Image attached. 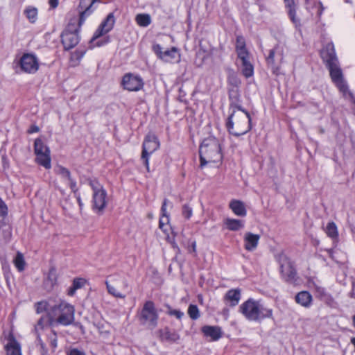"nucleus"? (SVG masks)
<instances>
[{
    "mask_svg": "<svg viewBox=\"0 0 355 355\" xmlns=\"http://www.w3.org/2000/svg\"><path fill=\"white\" fill-rule=\"evenodd\" d=\"M321 58L329 70L333 83L337 86L340 92L347 97L352 98V94L349 91L348 86L343 79V72L339 66L338 58L332 43H328L320 52Z\"/></svg>",
    "mask_w": 355,
    "mask_h": 355,
    "instance_id": "f257e3e1",
    "label": "nucleus"
},
{
    "mask_svg": "<svg viewBox=\"0 0 355 355\" xmlns=\"http://www.w3.org/2000/svg\"><path fill=\"white\" fill-rule=\"evenodd\" d=\"M239 312L250 321L260 322L272 318V309L265 306L261 300L249 298L239 308Z\"/></svg>",
    "mask_w": 355,
    "mask_h": 355,
    "instance_id": "f03ea898",
    "label": "nucleus"
},
{
    "mask_svg": "<svg viewBox=\"0 0 355 355\" xmlns=\"http://www.w3.org/2000/svg\"><path fill=\"white\" fill-rule=\"evenodd\" d=\"M199 154L201 168L209 163L220 162L223 159L220 144L214 137H207L202 141Z\"/></svg>",
    "mask_w": 355,
    "mask_h": 355,
    "instance_id": "7ed1b4c3",
    "label": "nucleus"
},
{
    "mask_svg": "<svg viewBox=\"0 0 355 355\" xmlns=\"http://www.w3.org/2000/svg\"><path fill=\"white\" fill-rule=\"evenodd\" d=\"M228 132L236 136L246 134L251 129V118L250 114L245 110H234L226 123Z\"/></svg>",
    "mask_w": 355,
    "mask_h": 355,
    "instance_id": "20e7f679",
    "label": "nucleus"
},
{
    "mask_svg": "<svg viewBox=\"0 0 355 355\" xmlns=\"http://www.w3.org/2000/svg\"><path fill=\"white\" fill-rule=\"evenodd\" d=\"M74 308L66 302H60L49 311V320L51 326H68L74 321Z\"/></svg>",
    "mask_w": 355,
    "mask_h": 355,
    "instance_id": "39448f33",
    "label": "nucleus"
},
{
    "mask_svg": "<svg viewBox=\"0 0 355 355\" xmlns=\"http://www.w3.org/2000/svg\"><path fill=\"white\" fill-rule=\"evenodd\" d=\"M76 19H71L62 33V43L65 50L73 49L79 42L78 33L80 27L76 25Z\"/></svg>",
    "mask_w": 355,
    "mask_h": 355,
    "instance_id": "423d86ee",
    "label": "nucleus"
},
{
    "mask_svg": "<svg viewBox=\"0 0 355 355\" xmlns=\"http://www.w3.org/2000/svg\"><path fill=\"white\" fill-rule=\"evenodd\" d=\"M89 184L93 190L92 208L97 212H103L107 205V192L96 180H89Z\"/></svg>",
    "mask_w": 355,
    "mask_h": 355,
    "instance_id": "0eeeda50",
    "label": "nucleus"
},
{
    "mask_svg": "<svg viewBox=\"0 0 355 355\" xmlns=\"http://www.w3.org/2000/svg\"><path fill=\"white\" fill-rule=\"evenodd\" d=\"M275 257L279 264L282 278L288 283L295 282L297 272L293 262L282 252L277 254Z\"/></svg>",
    "mask_w": 355,
    "mask_h": 355,
    "instance_id": "6e6552de",
    "label": "nucleus"
},
{
    "mask_svg": "<svg viewBox=\"0 0 355 355\" xmlns=\"http://www.w3.org/2000/svg\"><path fill=\"white\" fill-rule=\"evenodd\" d=\"M158 318L154 302L150 300L146 302L139 315L141 324L154 329L157 325Z\"/></svg>",
    "mask_w": 355,
    "mask_h": 355,
    "instance_id": "1a4fd4ad",
    "label": "nucleus"
},
{
    "mask_svg": "<svg viewBox=\"0 0 355 355\" xmlns=\"http://www.w3.org/2000/svg\"><path fill=\"white\" fill-rule=\"evenodd\" d=\"M159 148V141L158 138L154 134H148L142 144V152L141 156L148 172H150L149 157Z\"/></svg>",
    "mask_w": 355,
    "mask_h": 355,
    "instance_id": "9d476101",
    "label": "nucleus"
},
{
    "mask_svg": "<svg viewBox=\"0 0 355 355\" xmlns=\"http://www.w3.org/2000/svg\"><path fill=\"white\" fill-rule=\"evenodd\" d=\"M121 85L124 89L130 92H137L144 87V83L141 76L128 73L123 76Z\"/></svg>",
    "mask_w": 355,
    "mask_h": 355,
    "instance_id": "9b49d317",
    "label": "nucleus"
},
{
    "mask_svg": "<svg viewBox=\"0 0 355 355\" xmlns=\"http://www.w3.org/2000/svg\"><path fill=\"white\" fill-rule=\"evenodd\" d=\"M21 70L27 73H35L39 69L37 57L31 53H24L19 60Z\"/></svg>",
    "mask_w": 355,
    "mask_h": 355,
    "instance_id": "f8f14e48",
    "label": "nucleus"
},
{
    "mask_svg": "<svg viewBox=\"0 0 355 355\" xmlns=\"http://www.w3.org/2000/svg\"><path fill=\"white\" fill-rule=\"evenodd\" d=\"M153 51L159 59L164 62H172L175 60L177 62L180 60V56L175 47L163 51L162 47L159 44H156L153 46Z\"/></svg>",
    "mask_w": 355,
    "mask_h": 355,
    "instance_id": "ddd939ff",
    "label": "nucleus"
},
{
    "mask_svg": "<svg viewBox=\"0 0 355 355\" xmlns=\"http://www.w3.org/2000/svg\"><path fill=\"white\" fill-rule=\"evenodd\" d=\"M114 22L113 13H110L95 31L92 40H95L110 31L114 26Z\"/></svg>",
    "mask_w": 355,
    "mask_h": 355,
    "instance_id": "4468645a",
    "label": "nucleus"
},
{
    "mask_svg": "<svg viewBox=\"0 0 355 355\" xmlns=\"http://www.w3.org/2000/svg\"><path fill=\"white\" fill-rule=\"evenodd\" d=\"M260 235L252 232H245L243 236L244 248L246 250L254 251L258 246Z\"/></svg>",
    "mask_w": 355,
    "mask_h": 355,
    "instance_id": "2eb2a0df",
    "label": "nucleus"
},
{
    "mask_svg": "<svg viewBox=\"0 0 355 355\" xmlns=\"http://www.w3.org/2000/svg\"><path fill=\"white\" fill-rule=\"evenodd\" d=\"M202 332L206 337H210L211 340H218L222 336L220 327L218 326H203L201 329Z\"/></svg>",
    "mask_w": 355,
    "mask_h": 355,
    "instance_id": "dca6fc26",
    "label": "nucleus"
},
{
    "mask_svg": "<svg viewBox=\"0 0 355 355\" xmlns=\"http://www.w3.org/2000/svg\"><path fill=\"white\" fill-rule=\"evenodd\" d=\"M241 300V290L239 288L229 290L224 296V300L227 302L230 306H236Z\"/></svg>",
    "mask_w": 355,
    "mask_h": 355,
    "instance_id": "f3484780",
    "label": "nucleus"
},
{
    "mask_svg": "<svg viewBox=\"0 0 355 355\" xmlns=\"http://www.w3.org/2000/svg\"><path fill=\"white\" fill-rule=\"evenodd\" d=\"M168 202V200L164 199L162 203V206L161 208L162 211V217L159 219V227L167 235H168V229L166 228L167 225L169 223V216L166 213V205Z\"/></svg>",
    "mask_w": 355,
    "mask_h": 355,
    "instance_id": "a211bd4d",
    "label": "nucleus"
},
{
    "mask_svg": "<svg viewBox=\"0 0 355 355\" xmlns=\"http://www.w3.org/2000/svg\"><path fill=\"white\" fill-rule=\"evenodd\" d=\"M230 208L233 213L238 216H245L247 210L244 203L239 200H232L229 204Z\"/></svg>",
    "mask_w": 355,
    "mask_h": 355,
    "instance_id": "6ab92c4d",
    "label": "nucleus"
},
{
    "mask_svg": "<svg viewBox=\"0 0 355 355\" xmlns=\"http://www.w3.org/2000/svg\"><path fill=\"white\" fill-rule=\"evenodd\" d=\"M295 300L302 306L309 308L312 304L313 297L308 291H301L295 295Z\"/></svg>",
    "mask_w": 355,
    "mask_h": 355,
    "instance_id": "aec40b11",
    "label": "nucleus"
},
{
    "mask_svg": "<svg viewBox=\"0 0 355 355\" xmlns=\"http://www.w3.org/2000/svg\"><path fill=\"white\" fill-rule=\"evenodd\" d=\"M6 349L7 355H21L20 345L13 336L8 338Z\"/></svg>",
    "mask_w": 355,
    "mask_h": 355,
    "instance_id": "412c9836",
    "label": "nucleus"
},
{
    "mask_svg": "<svg viewBox=\"0 0 355 355\" xmlns=\"http://www.w3.org/2000/svg\"><path fill=\"white\" fill-rule=\"evenodd\" d=\"M94 10L93 7H92V3H90V5H89L86 8L80 9L79 17L73 19L77 20L76 25L81 27L85 19L93 12Z\"/></svg>",
    "mask_w": 355,
    "mask_h": 355,
    "instance_id": "4be33fe9",
    "label": "nucleus"
},
{
    "mask_svg": "<svg viewBox=\"0 0 355 355\" xmlns=\"http://www.w3.org/2000/svg\"><path fill=\"white\" fill-rule=\"evenodd\" d=\"M227 228L231 231H238L244 227V222L241 220L227 218L225 220Z\"/></svg>",
    "mask_w": 355,
    "mask_h": 355,
    "instance_id": "5701e85b",
    "label": "nucleus"
},
{
    "mask_svg": "<svg viewBox=\"0 0 355 355\" xmlns=\"http://www.w3.org/2000/svg\"><path fill=\"white\" fill-rule=\"evenodd\" d=\"M230 110L232 112L234 110H244L242 109L241 105L240 104L239 95L237 92H233L230 94Z\"/></svg>",
    "mask_w": 355,
    "mask_h": 355,
    "instance_id": "b1692460",
    "label": "nucleus"
},
{
    "mask_svg": "<svg viewBox=\"0 0 355 355\" xmlns=\"http://www.w3.org/2000/svg\"><path fill=\"white\" fill-rule=\"evenodd\" d=\"M36 162L40 165L44 166L46 169L51 167L50 151L46 153L36 155Z\"/></svg>",
    "mask_w": 355,
    "mask_h": 355,
    "instance_id": "393cba45",
    "label": "nucleus"
},
{
    "mask_svg": "<svg viewBox=\"0 0 355 355\" xmlns=\"http://www.w3.org/2000/svg\"><path fill=\"white\" fill-rule=\"evenodd\" d=\"M242 62V73L245 78H250L254 74V67L249 60Z\"/></svg>",
    "mask_w": 355,
    "mask_h": 355,
    "instance_id": "a878e982",
    "label": "nucleus"
},
{
    "mask_svg": "<svg viewBox=\"0 0 355 355\" xmlns=\"http://www.w3.org/2000/svg\"><path fill=\"white\" fill-rule=\"evenodd\" d=\"M313 286L315 291L316 297L322 300H332L331 296L328 294L323 287H321L315 283H313Z\"/></svg>",
    "mask_w": 355,
    "mask_h": 355,
    "instance_id": "bb28decb",
    "label": "nucleus"
},
{
    "mask_svg": "<svg viewBox=\"0 0 355 355\" xmlns=\"http://www.w3.org/2000/svg\"><path fill=\"white\" fill-rule=\"evenodd\" d=\"M135 21L139 26L147 27L151 23V17L148 14H138Z\"/></svg>",
    "mask_w": 355,
    "mask_h": 355,
    "instance_id": "cd10ccee",
    "label": "nucleus"
},
{
    "mask_svg": "<svg viewBox=\"0 0 355 355\" xmlns=\"http://www.w3.org/2000/svg\"><path fill=\"white\" fill-rule=\"evenodd\" d=\"M276 53H278L281 60L283 58L282 50L280 49L279 46H276L275 48L270 50L269 55L266 58V61L268 64L273 65L275 64V55Z\"/></svg>",
    "mask_w": 355,
    "mask_h": 355,
    "instance_id": "c85d7f7f",
    "label": "nucleus"
},
{
    "mask_svg": "<svg viewBox=\"0 0 355 355\" xmlns=\"http://www.w3.org/2000/svg\"><path fill=\"white\" fill-rule=\"evenodd\" d=\"M105 285L109 294L116 298L125 299V295L119 291L116 288L110 284V281H105Z\"/></svg>",
    "mask_w": 355,
    "mask_h": 355,
    "instance_id": "c756f323",
    "label": "nucleus"
},
{
    "mask_svg": "<svg viewBox=\"0 0 355 355\" xmlns=\"http://www.w3.org/2000/svg\"><path fill=\"white\" fill-rule=\"evenodd\" d=\"M34 151L36 155L49 152V149L46 146L40 139H36L34 143Z\"/></svg>",
    "mask_w": 355,
    "mask_h": 355,
    "instance_id": "7c9ffc66",
    "label": "nucleus"
},
{
    "mask_svg": "<svg viewBox=\"0 0 355 355\" xmlns=\"http://www.w3.org/2000/svg\"><path fill=\"white\" fill-rule=\"evenodd\" d=\"M24 14L31 23H35L37 19V9L35 7L28 6L24 10Z\"/></svg>",
    "mask_w": 355,
    "mask_h": 355,
    "instance_id": "2f4dec72",
    "label": "nucleus"
},
{
    "mask_svg": "<svg viewBox=\"0 0 355 355\" xmlns=\"http://www.w3.org/2000/svg\"><path fill=\"white\" fill-rule=\"evenodd\" d=\"M54 171L57 175H60L63 179L69 180L71 178L70 171L62 166L57 165L54 168Z\"/></svg>",
    "mask_w": 355,
    "mask_h": 355,
    "instance_id": "473e14b6",
    "label": "nucleus"
},
{
    "mask_svg": "<svg viewBox=\"0 0 355 355\" xmlns=\"http://www.w3.org/2000/svg\"><path fill=\"white\" fill-rule=\"evenodd\" d=\"M14 264L19 271H23L25 268V261L22 253L18 252L14 259Z\"/></svg>",
    "mask_w": 355,
    "mask_h": 355,
    "instance_id": "72a5a7b5",
    "label": "nucleus"
},
{
    "mask_svg": "<svg viewBox=\"0 0 355 355\" xmlns=\"http://www.w3.org/2000/svg\"><path fill=\"white\" fill-rule=\"evenodd\" d=\"M326 233L331 238H336L338 236L337 227L334 222H330L326 227Z\"/></svg>",
    "mask_w": 355,
    "mask_h": 355,
    "instance_id": "f704fd0d",
    "label": "nucleus"
},
{
    "mask_svg": "<svg viewBox=\"0 0 355 355\" xmlns=\"http://www.w3.org/2000/svg\"><path fill=\"white\" fill-rule=\"evenodd\" d=\"M188 315L192 320H197L200 317V311L195 304H190L188 308Z\"/></svg>",
    "mask_w": 355,
    "mask_h": 355,
    "instance_id": "c9c22d12",
    "label": "nucleus"
},
{
    "mask_svg": "<svg viewBox=\"0 0 355 355\" xmlns=\"http://www.w3.org/2000/svg\"><path fill=\"white\" fill-rule=\"evenodd\" d=\"M110 282L115 284H117L118 282H121L122 284V288L123 290L127 289L128 288V281L125 278H123L119 275L112 276Z\"/></svg>",
    "mask_w": 355,
    "mask_h": 355,
    "instance_id": "e433bc0d",
    "label": "nucleus"
},
{
    "mask_svg": "<svg viewBox=\"0 0 355 355\" xmlns=\"http://www.w3.org/2000/svg\"><path fill=\"white\" fill-rule=\"evenodd\" d=\"M236 51L238 58L241 61H245V60H249L250 59L249 52H248V51L247 50L246 48L241 49H238Z\"/></svg>",
    "mask_w": 355,
    "mask_h": 355,
    "instance_id": "4c0bfd02",
    "label": "nucleus"
},
{
    "mask_svg": "<svg viewBox=\"0 0 355 355\" xmlns=\"http://www.w3.org/2000/svg\"><path fill=\"white\" fill-rule=\"evenodd\" d=\"M182 213L185 218L189 219L193 214L192 208L189 205L185 204L182 206Z\"/></svg>",
    "mask_w": 355,
    "mask_h": 355,
    "instance_id": "58836bf2",
    "label": "nucleus"
},
{
    "mask_svg": "<svg viewBox=\"0 0 355 355\" xmlns=\"http://www.w3.org/2000/svg\"><path fill=\"white\" fill-rule=\"evenodd\" d=\"M36 311L40 313L44 311H49L50 309H48V304L46 302H40L36 304Z\"/></svg>",
    "mask_w": 355,
    "mask_h": 355,
    "instance_id": "ea45409f",
    "label": "nucleus"
},
{
    "mask_svg": "<svg viewBox=\"0 0 355 355\" xmlns=\"http://www.w3.org/2000/svg\"><path fill=\"white\" fill-rule=\"evenodd\" d=\"M245 41L243 37L239 35L236 37V51L238 49H245Z\"/></svg>",
    "mask_w": 355,
    "mask_h": 355,
    "instance_id": "a19ab883",
    "label": "nucleus"
},
{
    "mask_svg": "<svg viewBox=\"0 0 355 355\" xmlns=\"http://www.w3.org/2000/svg\"><path fill=\"white\" fill-rule=\"evenodd\" d=\"M86 280L83 278H75L72 285L78 290L85 286Z\"/></svg>",
    "mask_w": 355,
    "mask_h": 355,
    "instance_id": "79ce46f5",
    "label": "nucleus"
},
{
    "mask_svg": "<svg viewBox=\"0 0 355 355\" xmlns=\"http://www.w3.org/2000/svg\"><path fill=\"white\" fill-rule=\"evenodd\" d=\"M165 338L166 339L171 341H176L179 339V335L175 332H171L170 331H166L165 332Z\"/></svg>",
    "mask_w": 355,
    "mask_h": 355,
    "instance_id": "37998d69",
    "label": "nucleus"
},
{
    "mask_svg": "<svg viewBox=\"0 0 355 355\" xmlns=\"http://www.w3.org/2000/svg\"><path fill=\"white\" fill-rule=\"evenodd\" d=\"M168 314L169 315L175 316L178 319H181L184 315V313L181 311L171 309H169L168 311Z\"/></svg>",
    "mask_w": 355,
    "mask_h": 355,
    "instance_id": "c03bdc74",
    "label": "nucleus"
},
{
    "mask_svg": "<svg viewBox=\"0 0 355 355\" xmlns=\"http://www.w3.org/2000/svg\"><path fill=\"white\" fill-rule=\"evenodd\" d=\"M96 0H80L79 4V9L86 8L90 3H92V7H93L94 3Z\"/></svg>",
    "mask_w": 355,
    "mask_h": 355,
    "instance_id": "a18cd8bd",
    "label": "nucleus"
},
{
    "mask_svg": "<svg viewBox=\"0 0 355 355\" xmlns=\"http://www.w3.org/2000/svg\"><path fill=\"white\" fill-rule=\"evenodd\" d=\"M50 345L53 349L57 347V335L54 331H52L51 336H49Z\"/></svg>",
    "mask_w": 355,
    "mask_h": 355,
    "instance_id": "49530a36",
    "label": "nucleus"
},
{
    "mask_svg": "<svg viewBox=\"0 0 355 355\" xmlns=\"http://www.w3.org/2000/svg\"><path fill=\"white\" fill-rule=\"evenodd\" d=\"M37 339L38 344L40 345L42 354L47 355V349H46L45 345L43 343V341L42 340L39 334H37Z\"/></svg>",
    "mask_w": 355,
    "mask_h": 355,
    "instance_id": "de8ad7c7",
    "label": "nucleus"
},
{
    "mask_svg": "<svg viewBox=\"0 0 355 355\" xmlns=\"http://www.w3.org/2000/svg\"><path fill=\"white\" fill-rule=\"evenodd\" d=\"M67 355H87L84 351L80 350L76 348H73L69 350Z\"/></svg>",
    "mask_w": 355,
    "mask_h": 355,
    "instance_id": "09e8293b",
    "label": "nucleus"
},
{
    "mask_svg": "<svg viewBox=\"0 0 355 355\" xmlns=\"http://www.w3.org/2000/svg\"><path fill=\"white\" fill-rule=\"evenodd\" d=\"M67 180L69 181V184L71 191L73 193H76L78 190L77 186H76V182L73 179H72L71 177L70 178V179H69Z\"/></svg>",
    "mask_w": 355,
    "mask_h": 355,
    "instance_id": "8fccbe9b",
    "label": "nucleus"
},
{
    "mask_svg": "<svg viewBox=\"0 0 355 355\" xmlns=\"http://www.w3.org/2000/svg\"><path fill=\"white\" fill-rule=\"evenodd\" d=\"M44 327V319L42 318L38 321L35 326V331H37L39 329H42Z\"/></svg>",
    "mask_w": 355,
    "mask_h": 355,
    "instance_id": "3c124183",
    "label": "nucleus"
},
{
    "mask_svg": "<svg viewBox=\"0 0 355 355\" xmlns=\"http://www.w3.org/2000/svg\"><path fill=\"white\" fill-rule=\"evenodd\" d=\"M39 130H40V128H38V126H37L35 125H33L28 130V133L32 134L34 132H39Z\"/></svg>",
    "mask_w": 355,
    "mask_h": 355,
    "instance_id": "603ef678",
    "label": "nucleus"
},
{
    "mask_svg": "<svg viewBox=\"0 0 355 355\" xmlns=\"http://www.w3.org/2000/svg\"><path fill=\"white\" fill-rule=\"evenodd\" d=\"M349 297L355 299V279L352 282V291L349 293Z\"/></svg>",
    "mask_w": 355,
    "mask_h": 355,
    "instance_id": "864d4df0",
    "label": "nucleus"
},
{
    "mask_svg": "<svg viewBox=\"0 0 355 355\" xmlns=\"http://www.w3.org/2000/svg\"><path fill=\"white\" fill-rule=\"evenodd\" d=\"M189 252H196V242L195 241H192L191 249H189Z\"/></svg>",
    "mask_w": 355,
    "mask_h": 355,
    "instance_id": "5fc2aeb1",
    "label": "nucleus"
},
{
    "mask_svg": "<svg viewBox=\"0 0 355 355\" xmlns=\"http://www.w3.org/2000/svg\"><path fill=\"white\" fill-rule=\"evenodd\" d=\"M76 290L77 289L72 285L68 290V295L73 296L75 294Z\"/></svg>",
    "mask_w": 355,
    "mask_h": 355,
    "instance_id": "6e6d98bb",
    "label": "nucleus"
},
{
    "mask_svg": "<svg viewBox=\"0 0 355 355\" xmlns=\"http://www.w3.org/2000/svg\"><path fill=\"white\" fill-rule=\"evenodd\" d=\"M49 5L51 6V7H52L53 8H55L58 5V0H49Z\"/></svg>",
    "mask_w": 355,
    "mask_h": 355,
    "instance_id": "4d7b16f0",
    "label": "nucleus"
},
{
    "mask_svg": "<svg viewBox=\"0 0 355 355\" xmlns=\"http://www.w3.org/2000/svg\"><path fill=\"white\" fill-rule=\"evenodd\" d=\"M294 5V3L291 6H288L290 8L289 10V15L291 18V19L294 21V16H295V10L292 8V6Z\"/></svg>",
    "mask_w": 355,
    "mask_h": 355,
    "instance_id": "13d9d810",
    "label": "nucleus"
},
{
    "mask_svg": "<svg viewBox=\"0 0 355 355\" xmlns=\"http://www.w3.org/2000/svg\"><path fill=\"white\" fill-rule=\"evenodd\" d=\"M287 6H291L294 3L293 0H284Z\"/></svg>",
    "mask_w": 355,
    "mask_h": 355,
    "instance_id": "bf43d9fd",
    "label": "nucleus"
},
{
    "mask_svg": "<svg viewBox=\"0 0 355 355\" xmlns=\"http://www.w3.org/2000/svg\"><path fill=\"white\" fill-rule=\"evenodd\" d=\"M77 200H78V205H80V207H82L83 202H82V200H81V198L80 196H78Z\"/></svg>",
    "mask_w": 355,
    "mask_h": 355,
    "instance_id": "052dcab7",
    "label": "nucleus"
},
{
    "mask_svg": "<svg viewBox=\"0 0 355 355\" xmlns=\"http://www.w3.org/2000/svg\"><path fill=\"white\" fill-rule=\"evenodd\" d=\"M353 322H354V325L355 327V315L353 316Z\"/></svg>",
    "mask_w": 355,
    "mask_h": 355,
    "instance_id": "680f3d73",
    "label": "nucleus"
},
{
    "mask_svg": "<svg viewBox=\"0 0 355 355\" xmlns=\"http://www.w3.org/2000/svg\"><path fill=\"white\" fill-rule=\"evenodd\" d=\"M83 54H84V53H82L80 57V58H81V57H83Z\"/></svg>",
    "mask_w": 355,
    "mask_h": 355,
    "instance_id": "e2e57ef3",
    "label": "nucleus"
}]
</instances>
